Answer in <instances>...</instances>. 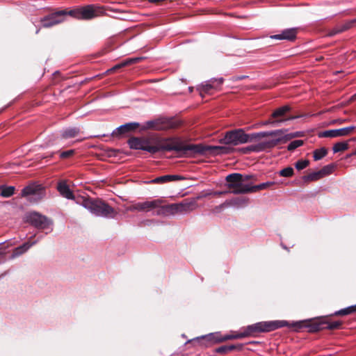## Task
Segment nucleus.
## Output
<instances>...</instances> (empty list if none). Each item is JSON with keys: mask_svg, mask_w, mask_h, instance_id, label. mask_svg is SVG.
I'll return each mask as SVG.
<instances>
[{"mask_svg": "<svg viewBox=\"0 0 356 356\" xmlns=\"http://www.w3.org/2000/svg\"><path fill=\"white\" fill-rule=\"evenodd\" d=\"M161 152H182L189 156L204 154L207 151L216 152L217 154L227 153V148L220 146H204L201 144L186 145L179 138H167L159 143Z\"/></svg>", "mask_w": 356, "mask_h": 356, "instance_id": "f257e3e1", "label": "nucleus"}, {"mask_svg": "<svg viewBox=\"0 0 356 356\" xmlns=\"http://www.w3.org/2000/svg\"><path fill=\"white\" fill-rule=\"evenodd\" d=\"M284 131V130L276 129L247 134L243 129H238L227 132L223 138L221 139V141L226 145L236 146L248 142H252L261 138L268 137V136L278 135Z\"/></svg>", "mask_w": 356, "mask_h": 356, "instance_id": "f03ea898", "label": "nucleus"}, {"mask_svg": "<svg viewBox=\"0 0 356 356\" xmlns=\"http://www.w3.org/2000/svg\"><path fill=\"white\" fill-rule=\"evenodd\" d=\"M283 327H293L296 329L301 327V322H292L291 323L284 320H275L258 322L241 330L243 338L255 337L261 332H270Z\"/></svg>", "mask_w": 356, "mask_h": 356, "instance_id": "7ed1b4c3", "label": "nucleus"}, {"mask_svg": "<svg viewBox=\"0 0 356 356\" xmlns=\"http://www.w3.org/2000/svg\"><path fill=\"white\" fill-rule=\"evenodd\" d=\"M77 204L82 206L92 215L97 217L114 218L117 215V212L112 207L99 199L80 197L77 200Z\"/></svg>", "mask_w": 356, "mask_h": 356, "instance_id": "20e7f679", "label": "nucleus"}, {"mask_svg": "<svg viewBox=\"0 0 356 356\" xmlns=\"http://www.w3.org/2000/svg\"><path fill=\"white\" fill-rule=\"evenodd\" d=\"M225 186L229 189L230 193L234 195L251 193V186L246 184L243 179V174L234 172L225 177Z\"/></svg>", "mask_w": 356, "mask_h": 356, "instance_id": "39448f33", "label": "nucleus"}, {"mask_svg": "<svg viewBox=\"0 0 356 356\" xmlns=\"http://www.w3.org/2000/svg\"><path fill=\"white\" fill-rule=\"evenodd\" d=\"M243 339L242 331L241 330L238 333L235 334H225L222 337H216L214 333H210L208 334L202 335L200 337H195L192 339L188 340L186 343H197L200 346L207 347L208 346V343L214 342V343H221L227 340L231 339Z\"/></svg>", "mask_w": 356, "mask_h": 356, "instance_id": "423d86ee", "label": "nucleus"}, {"mask_svg": "<svg viewBox=\"0 0 356 356\" xmlns=\"http://www.w3.org/2000/svg\"><path fill=\"white\" fill-rule=\"evenodd\" d=\"M45 195V191L42 185L32 183L24 187L21 191V197H27L31 203H37Z\"/></svg>", "mask_w": 356, "mask_h": 356, "instance_id": "0eeeda50", "label": "nucleus"}, {"mask_svg": "<svg viewBox=\"0 0 356 356\" xmlns=\"http://www.w3.org/2000/svg\"><path fill=\"white\" fill-rule=\"evenodd\" d=\"M26 220L31 225L35 227L38 229H47L49 231L46 232L47 234L49 232H51L53 230L52 225L53 222L51 219L48 218L47 216H43L38 212H31L29 213L26 216Z\"/></svg>", "mask_w": 356, "mask_h": 356, "instance_id": "6e6552de", "label": "nucleus"}, {"mask_svg": "<svg viewBox=\"0 0 356 356\" xmlns=\"http://www.w3.org/2000/svg\"><path fill=\"white\" fill-rule=\"evenodd\" d=\"M190 203H175L161 206L157 209L156 215L174 216L177 213L184 214L190 211Z\"/></svg>", "mask_w": 356, "mask_h": 356, "instance_id": "1a4fd4ad", "label": "nucleus"}, {"mask_svg": "<svg viewBox=\"0 0 356 356\" xmlns=\"http://www.w3.org/2000/svg\"><path fill=\"white\" fill-rule=\"evenodd\" d=\"M68 14L74 18L86 20L91 19L98 15L97 10L92 4L70 10Z\"/></svg>", "mask_w": 356, "mask_h": 356, "instance_id": "9d476101", "label": "nucleus"}, {"mask_svg": "<svg viewBox=\"0 0 356 356\" xmlns=\"http://www.w3.org/2000/svg\"><path fill=\"white\" fill-rule=\"evenodd\" d=\"M67 16H70L68 10H57L42 17L40 22L43 27L49 28L64 22Z\"/></svg>", "mask_w": 356, "mask_h": 356, "instance_id": "9b49d317", "label": "nucleus"}, {"mask_svg": "<svg viewBox=\"0 0 356 356\" xmlns=\"http://www.w3.org/2000/svg\"><path fill=\"white\" fill-rule=\"evenodd\" d=\"M355 126H349L337 129L325 130L319 133L320 138H337L349 135L352 131L355 129Z\"/></svg>", "mask_w": 356, "mask_h": 356, "instance_id": "f8f14e48", "label": "nucleus"}, {"mask_svg": "<svg viewBox=\"0 0 356 356\" xmlns=\"http://www.w3.org/2000/svg\"><path fill=\"white\" fill-rule=\"evenodd\" d=\"M292 108L291 106L286 104L275 108L271 113L272 118L274 120L280 121L277 122V127H280L287 122V117L289 113L291 111Z\"/></svg>", "mask_w": 356, "mask_h": 356, "instance_id": "ddd939ff", "label": "nucleus"}, {"mask_svg": "<svg viewBox=\"0 0 356 356\" xmlns=\"http://www.w3.org/2000/svg\"><path fill=\"white\" fill-rule=\"evenodd\" d=\"M160 200H154L152 201H145L143 202H137L127 208L129 211H143L145 210H150L155 208H159L161 204Z\"/></svg>", "mask_w": 356, "mask_h": 356, "instance_id": "4468645a", "label": "nucleus"}, {"mask_svg": "<svg viewBox=\"0 0 356 356\" xmlns=\"http://www.w3.org/2000/svg\"><path fill=\"white\" fill-rule=\"evenodd\" d=\"M56 189L59 194L67 200H74L77 204V200L81 197H76L70 188V186L67 184L66 181L62 180L58 182Z\"/></svg>", "mask_w": 356, "mask_h": 356, "instance_id": "2eb2a0df", "label": "nucleus"}, {"mask_svg": "<svg viewBox=\"0 0 356 356\" xmlns=\"http://www.w3.org/2000/svg\"><path fill=\"white\" fill-rule=\"evenodd\" d=\"M139 127V123L138 122H129L124 124H122L117 127L113 130L111 135L113 137H120L122 136H126L129 134L131 131L135 130Z\"/></svg>", "mask_w": 356, "mask_h": 356, "instance_id": "dca6fc26", "label": "nucleus"}, {"mask_svg": "<svg viewBox=\"0 0 356 356\" xmlns=\"http://www.w3.org/2000/svg\"><path fill=\"white\" fill-rule=\"evenodd\" d=\"M297 33L298 31L296 28L286 29L282 30L279 34L270 35V38L273 40L293 41L296 39Z\"/></svg>", "mask_w": 356, "mask_h": 356, "instance_id": "f3484780", "label": "nucleus"}, {"mask_svg": "<svg viewBox=\"0 0 356 356\" xmlns=\"http://www.w3.org/2000/svg\"><path fill=\"white\" fill-rule=\"evenodd\" d=\"M224 79L222 77L213 78L202 83V91L208 92L211 89H218L223 83Z\"/></svg>", "mask_w": 356, "mask_h": 356, "instance_id": "a211bd4d", "label": "nucleus"}, {"mask_svg": "<svg viewBox=\"0 0 356 356\" xmlns=\"http://www.w3.org/2000/svg\"><path fill=\"white\" fill-rule=\"evenodd\" d=\"M184 179H185V178L181 175H165L163 176L158 177L149 181V183L161 184H164V183H167V182L180 181V180H184Z\"/></svg>", "mask_w": 356, "mask_h": 356, "instance_id": "6ab92c4d", "label": "nucleus"}, {"mask_svg": "<svg viewBox=\"0 0 356 356\" xmlns=\"http://www.w3.org/2000/svg\"><path fill=\"white\" fill-rule=\"evenodd\" d=\"M37 242H38L37 240L36 241H33V242L27 241V242L24 243L22 245H19V246L15 248L13 250V253H12V254L10 257V259H15L16 257H18L20 255L23 254L31 247H32L33 245L37 243Z\"/></svg>", "mask_w": 356, "mask_h": 356, "instance_id": "aec40b11", "label": "nucleus"}, {"mask_svg": "<svg viewBox=\"0 0 356 356\" xmlns=\"http://www.w3.org/2000/svg\"><path fill=\"white\" fill-rule=\"evenodd\" d=\"M244 345L243 343L232 344L228 346H222L215 350L216 353L227 354L233 350L241 351L243 350Z\"/></svg>", "mask_w": 356, "mask_h": 356, "instance_id": "412c9836", "label": "nucleus"}, {"mask_svg": "<svg viewBox=\"0 0 356 356\" xmlns=\"http://www.w3.org/2000/svg\"><path fill=\"white\" fill-rule=\"evenodd\" d=\"M275 147L273 139L261 141L257 144H253L252 150L254 152H261L267 149H272Z\"/></svg>", "mask_w": 356, "mask_h": 356, "instance_id": "4be33fe9", "label": "nucleus"}, {"mask_svg": "<svg viewBox=\"0 0 356 356\" xmlns=\"http://www.w3.org/2000/svg\"><path fill=\"white\" fill-rule=\"evenodd\" d=\"M80 131H81V130H80V128H79V127H67V128L63 129L60 131V136L62 137V138H64V139L72 138L76 136L80 133Z\"/></svg>", "mask_w": 356, "mask_h": 356, "instance_id": "5701e85b", "label": "nucleus"}, {"mask_svg": "<svg viewBox=\"0 0 356 356\" xmlns=\"http://www.w3.org/2000/svg\"><path fill=\"white\" fill-rule=\"evenodd\" d=\"M281 129L284 130V131L280 134L273 136H277V138H273V141L275 147L280 143H285L287 141L293 139L291 133L284 134L287 131V129Z\"/></svg>", "mask_w": 356, "mask_h": 356, "instance_id": "b1692460", "label": "nucleus"}, {"mask_svg": "<svg viewBox=\"0 0 356 356\" xmlns=\"http://www.w3.org/2000/svg\"><path fill=\"white\" fill-rule=\"evenodd\" d=\"M248 201V200L245 197H234L227 200L226 204H228L229 207L239 208L247 204Z\"/></svg>", "mask_w": 356, "mask_h": 356, "instance_id": "393cba45", "label": "nucleus"}, {"mask_svg": "<svg viewBox=\"0 0 356 356\" xmlns=\"http://www.w3.org/2000/svg\"><path fill=\"white\" fill-rule=\"evenodd\" d=\"M142 150L146 151L151 154H156L161 151L160 144L152 145L149 140H145Z\"/></svg>", "mask_w": 356, "mask_h": 356, "instance_id": "a878e982", "label": "nucleus"}, {"mask_svg": "<svg viewBox=\"0 0 356 356\" xmlns=\"http://www.w3.org/2000/svg\"><path fill=\"white\" fill-rule=\"evenodd\" d=\"M0 196L4 198H8L13 196L15 191V187L13 186L0 185Z\"/></svg>", "mask_w": 356, "mask_h": 356, "instance_id": "bb28decb", "label": "nucleus"}, {"mask_svg": "<svg viewBox=\"0 0 356 356\" xmlns=\"http://www.w3.org/2000/svg\"><path fill=\"white\" fill-rule=\"evenodd\" d=\"M145 139L139 138H131L128 140V145L132 149H140L142 150Z\"/></svg>", "mask_w": 356, "mask_h": 356, "instance_id": "cd10ccee", "label": "nucleus"}, {"mask_svg": "<svg viewBox=\"0 0 356 356\" xmlns=\"http://www.w3.org/2000/svg\"><path fill=\"white\" fill-rule=\"evenodd\" d=\"M140 59V58H127V59L122 61L121 63L115 65L112 68H111L110 70H107V72H113V71H115V70H116L118 69H120V68L124 67L125 66L131 65L133 63H135L138 62Z\"/></svg>", "mask_w": 356, "mask_h": 356, "instance_id": "c85d7f7f", "label": "nucleus"}, {"mask_svg": "<svg viewBox=\"0 0 356 356\" xmlns=\"http://www.w3.org/2000/svg\"><path fill=\"white\" fill-rule=\"evenodd\" d=\"M356 313V304L347 307L346 308L336 311L334 315L336 316H346L350 314Z\"/></svg>", "mask_w": 356, "mask_h": 356, "instance_id": "c756f323", "label": "nucleus"}, {"mask_svg": "<svg viewBox=\"0 0 356 356\" xmlns=\"http://www.w3.org/2000/svg\"><path fill=\"white\" fill-rule=\"evenodd\" d=\"M145 127L155 130H161L164 129V126L162 124L159 120L147 121L146 122Z\"/></svg>", "mask_w": 356, "mask_h": 356, "instance_id": "7c9ffc66", "label": "nucleus"}, {"mask_svg": "<svg viewBox=\"0 0 356 356\" xmlns=\"http://www.w3.org/2000/svg\"><path fill=\"white\" fill-rule=\"evenodd\" d=\"M327 154V149L325 147H321L316 149L313 152V157L314 161H319L325 157Z\"/></svg>", "mask_w": 356, "mask_h": 356, "instance_id": "2f4dec72", "label": "nucleus"}, {"mask_svg": "<svg viewBox=\"0 0 356 356\" xmlns=\"http://www.w3.org/2000/svg\"><path fill=\"white\" fill-rule=\"evenodd\" d=\"M275 184L273 181H266L257 185L251 186V193H255L257 191L264 190L273 186Z\"/></svg>", "mask_w": 356, "mask_h": 356, "instance_id": "473e14b6", "label": "nucleus"}, {"mask_svg": "<svg viewBox=\"0 0 356 356\" xmlns=\"http://www.w3.org/2000/svg\"><path fill=\"white\" fill-rule=\"evenodd\" d=\"M348 149V144L347 142H338L332 147L334 153L345 151Z\"/></svg>", "mask_w": 356, "mask_h": 356, "instance_id": "72a5a7b5", "label": "nucleus"}, {"mask_svg": "<svg viewBox=\"0 0 356 356\" xmlns=\"http://www.w3.org/2000/svg\"><path fill=\"white\" fill-rule=\"evenodd\" d=\"M322 177H323L321 174V172H320V170H318L317 172H313L308 174L307 175L304 176L303 179L305 181H316Z\"/></svg>", "mask_w": 356, "mask_h": 356, "instance_id": "f704fd0d", "label": "nucleus"}, {"mask_svg": "<svg viewBox=\"0 0 356 356\" xmlns=\"http://www.w3.org/2000/svg\"><path fill=\"white\" fill-rule=\"evenodd\" d=\"M324 327L323 322H315L308 325L309 331L312 332H318Z\"/></svg>", "mask_w": 356, "mask_h": 356, "instance_id": "c9c22d12", "label": "nucleus"}, {"mask_svg": "<svg viewBox=\"0 0 356 356\" xmlns=\"http://www.w3.org/2000/svg\"><path fill=\"white\" fill-rule=\"evenodd\" d=\"M304 141L302 140H296L291 142L287 146V150L292 152L295 150L296 148L301 147L303 145Z\"/></svg>", "mask_w": 356, "mask_h": 356, "instance_id": "e433bc0d", "label": "nucleus"}, {"mask_svg": "<svg viewBox=\"0 0 356 356\" xmlns=\"http://www.w3.org/2000/svg\"><path fill=\"white\" fill-rule=\"evenodd\" d=\"M323 326L325 327L324 329H328V330H335L338 329L341 325V323L340 321H333V322H323Z\"/></svg>", "mask_w": 356, "mask_h": 356, "instance_id": "4c0bfd02", "label": "nucleus"}, {"mask_svg": "<svg viewBox=\"0 0 356 356\" xmlns=\"http://www.w3.org/2000/svg\"><path fill=\"white\" fill-rule=\"evenodd\" d=\"M243 179L246 184L254 186V182L257 180V177L252 174H243Z\"/></svg>", "mask_w": 356, "mask_h": 356, "instance_id": "58836bf2", "label": "nucleus"}, {"mask_svg": "<svg viewBox=\"0 0 356 356\" xmlns=\"http://www.w3.org/2000/svg\"><path fill=\"white\" fill-rule=\"evenodd\" d=\"M294 170L292 167H287L285 168H283L279 172V175L282 177H292L293 175Z\"/></svg>", "mask_w": 356, "mask_h": 356, "instance_id": "ea45409f", "label": "nucleus"}, {"mask_svg": "<svg viewBox=\"0 0 356 356\" xmlns=\"http://www.w3.org/2000/svg\"><path fill=\"white\" fill-rule=\"evenodd\" d=\"M334 168V165L333 164L325 165L321 170H320L322 177H323L325 176L330 175L332 172Z\"/></svg>", "mask_w": 356, "mask_h": 356, "instance_id": "a19ab883", "label": "nucleus"}, {"mask_svg": "<svg viewBox=\"0 0 356 356\" xmlns=\"http://www.w3.org/2000/svg\"><path fill=\"white\" fill-rule=\"evenodd\" d=\"M309 160L301 159V160H298L297 162H296L295 168L298 170H303V169L306 168L309 165Z\"/></svg>", "mask_w": 356, "mask_h": 356, "instance_id": "79ce46f5", "label": "nucleus"}, {"mask_svg": "<svg viewBox=\"0 0 356 356\" xmlns=\"http://www.w3.org/2000/svg\"><path fill=\"white\" fill-rule=\"evenodd\" d=\"M74 153H75L74 149H69L67 151H63V152H60L59 157L61 159H65L70 158L71 156H72L74 154Z\"/></svg>", "mask_w": 356, "mask_h": 356, "instance_id": "37998d69", "label": "nucleus"}, {"mask_svg": "<svg viewBox=\"0 0 356 356\" xmlns=\"http://www.w3.org/2000/svg\"><path fill=\"white\" fill-rule=\"evenodd\" d=\"M279 122L280 121L278 120H274V119L272 118V115H270V117L268 120L263 121L261 124L264 126L270 125L272 127H277V122Z\"/></svg>", "mask_w": 356, "mask_h": 356, "instance_id": "c03bdc74", "label": "nucleus"}, {"mask_svg": "<svg viewBox=\"0 0 356 356\" xmlns=\"http://www.w3.org/2000/svg\"><path fill=\"white\" fill-rule=\"evenodd\" d=\"M56 138V137L54 135L48 136L45 142L46 146L53 145L55 143Z\"/></svg>", "mask_w": 356, "mask_h": 356, "instance_id": "a18cd8bd", "label": "nucleus"}, {"mask_svg": "<svg viewBox=\"0 0 356 356\" xmlns=\"http://www.w3.org/2000/svg\"><path fill=\"white\" fill-rule=\"evenodd\" d=\"M227 207H229V205L228 204H226V201L225 202H223L222 204L218 205V206H216L214 209V211L216 212H220L222 210H223L225 208H227Z\"/></svg>", "mask_w": 356, "mask_h": 356, "instance_id": "49530a36", "label": "nucleus"}, {"mask_svg": "<svg viewBox=\"0 0 356 356\" xmlns=\"http://www.w3.org/2000/svg\"><path fill=\"white\" fill-rule=\"evenodd\" d=\"M355 22H356V19L345 22L343 24L346 27V31L350 29Z\"/></svg>", "mask_w": 356, "mask_h": 356, "instance_id": "de8ad7c7", "label": "nucleus"}, {"mask_svg": "<svg viewBox=\"0 0 356 356\" xmlns=\"http://www.w3.org/2000/svg\"><path fill=\"white\" fill-rule=\"evenodd\" d=\"M302 117H304L303 115H290L289 113V116L287 117L286 120H287V122H288V121L294 120L296 119L300 118H302Z\"/></svg>", "mask_w": 356, "mask_h": 356, "instance_id": "09e8293b", "label": "nucleus"}, {"mask_svg": "<svg viewBox=\"0 0 356 356\" xmlns=\"http://www.w3.org/2000/svg\"><path fill=\"white\" fill-rule=\"evenodd\" d=\"M291 134L292 138L301 137L303 136L302 131H295V132H292Z\"/></svg>", "mask_w": 356, "mask_h": 356, "instance_id": "8fccbe9b", "label": "nucleus"}, {"mask_svg": "<svg viewBox=\"0 0 356 356\" xmlns=\"http://www.w3.org/2000/svg\"><path fill=\"white\" fill-rule=\"evenodd\" d=\"M339 33H340V32H338V29H337V27L336 26V27H334L333 29H332V30L330 31V32L329 35H330V36H333V35H335L339 34Z\"/></svg>", "mask_w": 356, "mask_h": 356, "instance_id": "3c124183", "label": "nucleus"}, {"mask_svg": "<svg viewBox=\"0 0 356 356\" xmlns=\"http://www.w3.org/2000/svg\"><path fill=\"white\" fill-rule=\"evenodd\" d=\"M337 27L338 29V32H340V33L346 31V27L343 24L339 25Z\"/></svg>", "mask_w": 356, "mask_h": 356, "instance_id": "603ef678", "label": "nucleus"}, {"mask_svg": "<svg viewBox=\"0 0 356 356\" xmlns=\"http://www.w3.org/2000/svg\"><path fill=\"white\" fill-rule=\"evenodd\" d=\"M252 145H249V146H248V147H246L243 148V152L244 153H249V152H253V151L252 150Z\"/></svg>", "mask_w": 356, "mask_h": 356, "instance_id": "864d4df0", "label": "nucleus"}, {"mask_svg": "<svg viewBox=\"0 0 356 356\" xmlns=\"http://www.w3.org/2000/svg\"><path fill=\"white\" fill-rule=\"evenodd\" d=\"M230 193L229 190V191H218L216 193V195H225Z\"/></svg>", "mask_w": 356, "mask_h": 356, "instance_id": "5fc2aeb1", "label": "nucleus"}, {"mask_svg": "<svg viewBox=\"0 0 356 356\" xmlns=\"http://www.w3.org/2000/svg\"><path fill=\"white\" fill-rule=\"evenodd\" d=\"M153 222H154V221H153V220H146V221H145V224L146 225H150Z\"/></svg>", "mask_w": 356, "mask_h": 356, "instance_id": "6e6d98bb", "label": "nucleus"}, {"mask_svg": "<svg viewBox=\"0 0 356 356\" xmlns=\"http://www.w3.org/2000/svg\"><path fill=\"white\" fill-rule=\"evenodd\" d=\"M54 152H51L49 155L45 156L44 158H52L54 156Z\"/></svg>", "mask_w": 356, "mask_h": 356, "instance_id": "4d7b16f0", "label": "nucleus"}, {"mask_svg": "<svg viewBox=\"0 0 356 356\" xmlns=\"http://www.w3.org/2000/svg\"><path fill=\"white\" fill-rule=\"evenodd\" d=\"M282 245L283 248L286 249V247L285 245Z\"/></svg>", "mask_w": 356, "mask_h": 356, "instance_id": "13d9d810", "label": "nucleus"}, {"mask_svg": "<svg viewBox=\"0 0 356 356\" xmlns=\"http://www.w3.org/2000/svg\"><path fill=\"white\" fill-rule=\"evenodd\" d=\"M5 242L0 243V245H3Z\"/></svg>", "mask_w": 356, "mask_h": 356, "instance_id": "bf43d9fd", "label": "nucleus"}, {"mask_svg": "<svg viewBox=\"0 0 356 356\" xmlns=\"http://www.w3.org/2000/svg\"><path fill=\"white\" fill-rule=\"evenodd\" d=\"M38 32H39V29H38L35 33H38Z\"/></svg>", "mask_w": 356, "mask_h": 356, "instance_id": "052dcab7", "label": "nucleus"}, {"mask_svg": "<svg viewBox=\"0 0 356 356\" xmlns=\"http://www.w3.org/2000/svg\"><path fill=\"white\" fill-rule=\"evenodd\" d=\"M353 155H355L356 154V151L353 154Z\"/></svg>", "mask_w": 356, "mask_h": 356, "instance_id": "680f3d73", "label": "nucleus"}]
</instances>
